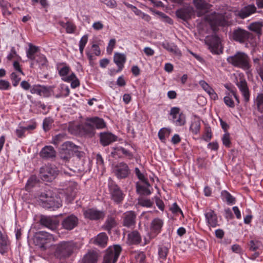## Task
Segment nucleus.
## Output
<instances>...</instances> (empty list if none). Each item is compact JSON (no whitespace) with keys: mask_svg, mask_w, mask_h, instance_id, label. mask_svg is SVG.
Instances as JSON below:
<instances>
[{"mask_svg":"<svg viewBox=\"0 0 263 263\" xmlns=\"http://www.w3.org/2000/svg\"><path fill=\"white\" fill-rule=\"evenodd\" d=\"M227 61L232 66L243 70H248L251 67L250 58L244 52L237 51L234 54L228 57Z\"/></svg>","mask_w":263,"mask_h":263,"instance_id":"obj_1","label":"nucleus"},{"mask_svg":"<svg viewBox=\"0 0 263 263\" xmlns=\"http://www.w3.org/2000/svg\"><path fill=\"white\" fill-rule=\"evenodd\" d=\"M77 248L76 243L73 241H62L55 246L54 256L58 259L69 257Z\"/></svg>","mask_w":263,"mask_h":263,"instance_id":"obj_2","label":"nucleus"},{"mask_svg":"<svg viewBox=\"0 0 263 263\" xmlns=\"http://www.w3.org/2000/svg\"><path fill=\"white\" fill-rule=\"evenodd\" d=\"M39 198L42 203V206L45 208H52L54 210L62 205L60 198L54 195L49 190L41 193L39 195Z\"/></svg>","mask_w":263,"mask_h":263,"instance_id":"obj_3","label":"nucleus"},{"mask_svg":"<svg viewBox=\"0 0 263 263\" xmlns=\"http://www.w3.org/2000/svg\"><path fill=\"white\" fill-rule=\"evenodd\" d=\"M121 250V247L119 245L109 247L106 251L103 263H116Z\"/></svg>","mask_w":263,"mask_h":263,"instance_id":"obj_4","label":"nucleus"},{"mask_svg":"<svg viewBox=\"0 0 263 263\" xmlns=\"http://www.w3.org/2000/svg\"><path fill=\"white\" fill-rule=\"evenodd\" d=\"M57 174V168L54 166L46 165L40 168V177L43 181L51 182L55 179Z\"/></svg>","mask_w":263,"mask_h":263,"instance_id":"obj_5","label":"nucleus"},{"mask_svg":"<svg viewBox=\"0 0 263 263\" xmlns=\"http://www.w3.org/2000/svg\"><path fill=\"white\" fill-rule=\"evenodd\" d=\"M76 148H77V145L74 144L71 142L67 141L64 142L61 145L60 148V158L65 161H69L73 155V152Z\"/></svg>","mask_w":263,"mask_h":263,"instance_id":"obj_6","label":"nucleus"},{"mask_svg":"<svg viewBox=\"0 0 263 263\" xmlns=\"http://www.w3.org/2000/svg\"><path fill=\"white\" fill-rule=\"evenodd\" d=\"M205 42L213 53L219 54L222 52L220 39L217 36H208L205 37Z\"/></svg>","mask_w":263,"mask_h":263,"instance_id":"obj_7","label":"nucleus"},{"mask_svg":"<svg viewBox=\"0 0 263 263\" xmlns=\"http://www.w3.org/2000/svg\"><path fill=\"white\" fill-rule=\"evenodd\" d=\"M109 192L111 199L116 204L122 202L125 195L117 184H111L109 186Z\"/></svg>","mask_w":263,"mask_h":263,"instance_id":"obj_8","label":"nucleus"},{"mask_svg":"<svg viewBox=\"0 0 263 263\" xmlns=\"http://www.w3.org/2000/svg\"><path fill=\"white\" fill-rule=\"evenodd\" d=\"M113 172L118 179H123L128 177L130 170L125 163L120 162L114 166Z\"/></svg>","mask_w":263,"mask_h":263,"instance_id":"obj_9","label":"nucleus"},{"mask_svg":"<svg viewBox=\"0 0 263 263\" xmlns=\"http://www.w3.org/2000/svg\"><path fill=\"white\" fill-rule=\"evenodd\" d=\"M207 19L214 29L217 26H224L227 24L224 16L221 14L214 12L207 17Z\"/></svg>","mask_w":263,"mask_h":263,"instance_id":"obj_10","label":"nucleus"},{"mask_svg":"<svg viewBox=\"0 0 263 263\" xmlns=\"http://www.w3.org/2000/svg\"><path fill=\"white\" fill-rule=\"evenodd\" d=\"M136 214L134 211H129L124 213L123 225L127 228H132L136 223Z\"/></svg>","mask_w":263,"mask_h":263,"instance_id":"obj_11","label":"nucleus"},{"mask_svg":"<svg viewBox=\"0 0 263 263\" xmlns=\"http://www.w3.org/2000/svg\"><path fill=\"white\" fill-rule=\"evenodd\" d=\"M250 36V33L249 32L241 28L235 30L233 33V39L240 43H243L248 41Z\"/></svg>","mask_w":263,"mask_h":263,"instance_id":"obj_12","label":"nucleus"},{"mask_svg":"<svg viewBox=\"0 0 263 263\" xmlns=\"http://www.w3.org/2000/svg\"><path fill=\"white\" fill-rule=\"evenodd\" d=\"M84 215L85 218L90 220H97L103 219L105 214L103 211L89 209L84 212Z\"/></svg>","mask_w":263,"mask_h":263,"instance_id":"obj_13","label":"nucleus"},{"mask_svg":"<svg viewBox=\"0 0 263 263\" xmlns=\"http://www.w3.org/2000/svg\"><path fill=\"white\" fill-rule=\"evenodd\" d=\"M78 223V218L73 215H71L65 218L62 222L63 228L67 230L74 229Z\"/></svg>","mask_w":263,"mask_h":263,"instance_id":"obj_14","label":"nucleus"},{"mask_svg":"<svg viewBox=\"0 0 263 263\" xmlns=\"http://www.w3.org/2000/svg\"><path fill=\"white\" fill-rule=\"evenodd\" d=\"M193 12V8L192 7L185 6L183 8L178 9L176 11V15L178 18L183 21H187L191 18Z\"/></svg>","mask_w":263,"mask_h":263,"instance_id":"obj_15","label":"nucleus"},{"mask_svg":"<svg viewBox=\"0 0 263 263\" xmlns=\"http://www.w3.org/2000/svg\"><path fill=\"white\" fill-rule=\"evenodd\" d=\"M117 136L110 132H101L100 133V142L103 146L108 145L112 142L116 141Z\"/></svg>","mask_w":263,"mask_h":263,"instance_id":"obj_16","label":"nucleus"},{"mask_svg":"<svg viewBox=\"0 0 263 263\" xmlns=\"http://www.w3.org/2000/svg\"><path fill=\"white\" fill-rule=\"evenodd\" d=\"M256 11V7L254 4L248 5L238 11L236 15L242 19H244L255 13Z\"/></svg>","mask_w":263,"mask_h":263,"instance_id":"obj_17","label":"nucleus"},{"mask_svg":"<svg viewBox=\"0 0 263 263\" xmlns=\"http://www.w3.org/2000/svg\"><path fill=\"white\" fill-rule=\"evenodd\" d=\"M204 215L209 227H216L218 225L217 216L213 210L210 209L209 211H206Z\"/></svg>","mask_w":263,"mask_h":263,"instance_id":"obj_18","label":"nucleus"},{"mask_svg":"<svg viewBox=\"0 0 263 263\" xmlns=\"http://www.w3.org/2000/svg\"><path fill=\"white\" fill-rule=\"evenodd\" d=\"M98 260V254L94 251H89L85 254L80 263H97Z\"/></svg>","mask_w":263,"mask_h":263,"instance_id":"obj_19","label":"nucleus"},{"mask_svg":"<svg viewBox=\"0 0 263 263\" xmlns=\"http://www.w3.org/2000/svg\"><path fill=\"white\" fill-rule=\"evenodd\" d=\"M40 155L44 159L53 158L56 156V152L52 146H45L41 150Z\"/></svg>","mask_w":263,"mask_h":263,"instance_id":"obj_20","label":"nucleus"},{"mask_svg":"<svg viewBox=\"0 0 263 263\" xmlns=\"http://www.w3.org/2000/svg\"><path fill=\"white\" fill-rule=\"evenodd\" d=\"M238 87L240 90L246 102H249L250 100V92L245 80H241L237 84Z\"/></svg>","mask_w":263,"mask_h":263,"instance_id":"obj_21","label":"nucleus"},{"mask_svg":"<svg viewBox=\"0 0 263 263\" xmlns=\"http://www.w3.org/2000/svg\"><path fill=\"white\" fill-rule=\"evenodd\" d=\"M41 224L46 228L54 230L56 229L57 226V222L50 217L43 216L40 220Z\"/></svg>","mask_w":263,"mask_h":263,"instance_id":"obj_22","label":"nucleus"},{"mask_svg":"<svg viewBox=\"0 0 263 263\" xmlns=\"http://www.w3.org/2000/svg\"><path fill=\"white\" fill-rule=\"evenodd\" d=\"M108 241V236L105 233L99 234L95 238L93 243L98 246L104 248L106 246Z\"/></svg>","mask_w":263,"mask_h":263,"instance_id":"obj_23","label":"nucleus"},{"mask_svg":"<svg viewBox=\"0 0 263 263\" xmlns=\"http://www.w3.org/2000/svg\"><path fill=\"white\" fill-rule=\"evenodd\" d=\"M88 119L94 128L103 129L106 127V123L102 118L95 117Z\"/></svg>","mask_w":263,"mask_h":263,"instance_id":"obj_24","label":"nucleus"},{"mask_svg":"<svg viewBox=\"0 0 263 263\" xmlns=\"http://www.w3.org/2000/svg\"><path fill=\"white\" fill-rule=\"evenodd\" d=\"M114 62L118 66L119 69L118 71H121L126 61V56L124 54L120 53H115L114 57Z\"/></svg>","mask_w":263,"mask_h":263,"instance_id":"obj_25","label":"nucleus"},{"mask_svg":"<svg viewBox=\"0 0 263 263\" xmlns=\"http://www.w3.org/2000/svg\"><path fill=\"white\" fill-rule=\"evenodd\" d=\"M52 238V235L46 232H40L39 236L36 237V239H41L43 241L39 246V248L41 250L44 251L46 249L44 241L47 239H51Z\"/></svg>","mask_w":263,"mask_h":263,"instance_id":"obj_26","label":"nucleus"},{"mask_svg":"<svg viewBox=\"0 0 263 263\" xmlns=\"http://www.w3.org/2000/svg\"><path fill=\"white\" fill-rule=\"evenodd\" d=\"M254 108L260 112H263V93H258L254 100Z\"/></svg>","mask_w":263,"mask_h":263,"instance_id":"obj_27","label":"nucleus"},{"mask_svg":"<svg viewBox=\"0 0 263 263\" xmlns=\"http://www.w3.org/2000/svg\"><path fill=\"white\" fill-rule=\"evenodd\" d=\"M116 224L115 218L110 216H108L102 228L104 230L110 232L111 230L116 227Z\"/></svg>","mask_w":263,"mask_h":263,"instance_id":"obj_28","label":"nucleus"},{"mask_svg":"<svg viewBox=\"0 0 263 263\" xmlns=\"http://www.w3.org/2000/svg\"><path fill=\"white\" fill-rule=\"evenodd\" d=\"M162 46L168 52L176 54H180V51L176 45L173 43H169L167 41L163 42Z\"/></svg>","mask_w":263,"mask_h":263,"instance_id":"obj_29","label":"nucleus"},{"mask_svg":"<svg viewBox=\"0 0 263 263\" xmlns=\"http://www.w3.org/2000/svg\"><path fill=\"white\" fill-rule=\"evenodd\" d=\"M163 224L161 219L155 218L151 222V229L153 232L158 234L160 232Z\"/></svg>","mask_w":263,"mask_h":263,"instance_id":"obj_30","label":"nucleus"},{"mask_svg":"<svg viewBox=\"0 0 263 263\" xmlns=\"http://www.w3.org/2000/svg\"><path fill=\"white\" fill-rule=\"evenodd\" d=\"M128 241L130 244L137 245L141 241L140 234L137 231H134L128 235Z\"/></svg>","mask_w":263,"mask_h":263,"instance_id":"obj_31","label":"nucleus"},{"mask_svg":"<svg viewBox=\"0 0 263 263\" xmlns=\"http://www.w3.org/2000/svg\"><path fill=\"white\" fill-rule=\"evenodd\" d=\"M39 47L31 44L29 45V48L27 51V57L31 60H35L37 56L36 53L39 51Z\"/></svg>","mask_w":263,"mask_h":263,"instance_id":"obj_32","label":"nucleus"},{"mask_svg":"<svg viewBox=\"0 0 263 263\" xmlns=\"http://www.w3.org/2000/svg\"><path fill=\"white\" fill-rule=\"evenodd\" d=\"M62 79L65 82H71V87L72 88H75L80 86V81L73 73H72L68 77L63 78Z\"/></svg>","mask_w":263,"mask_h":263,"instance_id":"obj_33","label":"nucleus"},{"mask_svg":"<svg viewBox=\"0 0 263 263\" xmlns=\"http://www.w3.org/2000/svg\"><path fill=\"white\" fill-rule=\"evenodd\" d=\"M8 241L0 231V253L2 254L6 253L8 250Z\"/></svg>","mask_w":263,"mask_h":263,"instance_id":"obj_34","label":"nucleus"},{"mask_svg":"<svg viewBox=\"0 0 263 263\" xmlns=\"http://www.w3.org/2000/svg\"><path fill=\"white\" fill-rule=\"evenodd\" d=\"M193 3L196 9L198 10H207L210 7V5L206 3L204 0H194Z\"/></svg>","mask_w":263,"mask_h":263,"instance_id":"obj_35","label":"nucleus"},{"mask_svg":"<svg viewBox=\"0 0 263 263\" xmlns=\"http://www.w3.org/2000/svg\"><path fill=\"white\" fill-rule=\"evenodd\" d=\"M248 29L256 32L259 35L262 34V24L261 23H252L248 26Z\"/></svg>","mask_w":263,"mask_h":263,"instance_id":"obj_36","label":"nucleus"},{"mask_svg":"<svg viewBox=\"0 0 263 263\" xmlns=\"http://www.w3.org/2000/svg\"><path fill=\"white\" fill-rule=\"evenodd\" d=\"M59 24L62 27L65 28L66 31L68 33H73L76 29L75 25L70 22H67L66 23L60 22Z\"/></svg>","mask_w":263,"mask_h":263,"instance_id":"obj_37","label":"nucleus"},{"mask_svg":"<svg viewBox=\"0 0 263 263\" xmlns=\"http://www.w3.org/2000/svg\"><path fill=\"white\" fill-rule=\"evenodd\" d=\"M82 129L87 134L93 135L95 133L94 128L88 121V118L86 119L85 123L82 125Z\"/></svg>","mask_w":263,"mask_h":263,"instance_id":"obj_38","label":"nucleus"},{"mask_svg":"<svg viewBox=\"0 0 263 263\" xmlns=\"http://www.w3.org/2000/svg\"><path fill=\"white\" fill-rule=\"evenodd\" d=\"M0 7L2 9L3 13L4 15H10L11 12L8 10V7L10 4L5 0H0Z\"/></svg>","mask_w":263,"mask_h":263,"instance_id":"obj_39","label":"nucleus"},{"mask_svg":"<svg viewBox=\"0 0 263 263\" xmlns=\"http://www.w3.org/2000/svg\"><path fill=\"white\" fill-rule=\"evenodd\" d=\"M171 133L170 129L166 128H163L161 129L158 133L159 138L162 142H164L165 137H168Z\"/></svg>","mask_w":263,"mask_h":263,"instance_id":"obj_40","label":"nucleus"},{"mask_svg":"<svg viewBox=\"0 0 263 263\" xmlns=\"http://www.w3.org/2000/svg\"><path fill=\"white\" fill-rule=\"evenodd\" d=\"M174 122L177 126H182L185 123V116L183 114H179L177 116V118L173 120Z\"/></svg>","mask_w":263,"mask_h":263,"instance_id":"obj_41","label":"nucleus"},{"mask_svg":"<svg viewBox=\"0 0 263 263\" xmlns=\"http://www.w3.org/2000/svg\"><path fill=\"white\" fill-rule=\"evenodd\" d=\"M200 123L199 121L195 120L193 121L190 126V130L194 134H197L199 131Z\"/></svg>","mask_w":263,"mask_h":263,"instance_id":"obj_42","label":"nucleus"},{"mask_svg":"<svg viewBox=\"0 0 263 263\" xmlns=\"http://www.w3.org/2000/svg\"><path fill=\"white\" fill-rule=\"evenodd\" d=\"M149 185H139L137 186V190L138 192L141 193L143 195H148L151 194L150 190L148 188Z\"/></svg>","mask_w":263,"mask_h":263,"instance_id":"obj_43","label":"nucleus"},{"mask_svg":"<svg viewBox=\"0 0 263 263\" xmlns=\"http://www.w3.org/2000/svg\"><path fill=\"white\" fill-rule=\"evenodd\" d=\"M222 196L226 199L229 203H234L235 198L227 191H223L221 192Z\"/></svg>","mask_w":263,"mask_h":263,"instance_id":"obj_44","label":"nucleus"},{"mask_svg":"<svg viewBox=\"0 0 263 263\" xmlns=\"http://www.w3.org/2000/svg\"><path fill=\"white\" fill-rule=\"evenodd\" d=\"M250 250L255 251L257 250L261 246V242L258 240H252L249 243Z\"/></svg>","mask_w":263,"mask_h":263,"instance_id":"obj_45","label":"nucleus"},{"mask_svg":"<svg viewBox=\"0 0 263 263\" xmlns=\"http://www.w3.org/2000/svg\"><path fill=\"white\" fill-rule=\"evenodd\" d=\"M37 183V178L35 176H31L28 179L27 183L26 185L27 190H29L32 187Z\"/></svg>","mask_w":263,"mask_h":263,"instance_id":"obj_46","label":"nucleus"},{"mask_svg":"<svg viewBox=\"0 0 263 263\" xmlns=\"http://www.w3.org/2000/svg\"><path fill=\"white\" fill-rule=\"evenodd\" d=\"M135 173L139 180L144 183L145 185H150L147 180L145 178L144 175L140 172V171L137 167L135 168Z\"/></svg>","mask_w":263,"mask_h":263,"instance_id":"obj_47","label":"nucleus"},{"mask_svg":"<svg viewBox=\"0 0 263 263\" xmlns=\"http://www.w3.org/2000/svg\"><path fill=\"white\" fill-rule=\"evenodd\" d=\"M159 257L162 259H165L168 253V249L165 246L159 248L158 251Z\"/></svg>","mask_w":263,"mask_h":263,"instance_id":"obj_48","label":"nucleus"},{"mask_svg":"<svg viewBox=\"0 0 263 263\" xmlns=\"http://www.w3.org/2000/svg\"><path fill=\"white\" fill-rule=\"evenodd\" d=\"M224 103L229 107L231 108H234L235 107V103L233 100H232V97L229 95L227 96H226L224 99Z\"/></svg>","mask_w":263,"mask_h":263,"instance_id":"obj_49","label":"nucleus"},{"mask_svg":"<svg viewBox=\"0 0 263 263\" xmlns=\"http://www.w3.org/2000/svg\"><path fill=\"white\" fill-rule=\"evenodd\" d=\"M36 62L39 64V66H45L47 64V59L44 55H40L37 56Z\"/></svg>","mask_w":263,"mask_h":263,"instance_id":"obj_50","label":"nucleus"},{"mask_svg":"<svg viewBox=\"0 0 263 263\" xmlns=\"http://www.w3.org/2000/svg\"><path fill=\"white\" fill-rule=\"evenodd\" d=\"M199 84L209 95L211 92H213V89L204 81H200Z\"/></svg>","mask_w":263,"mask_h":263,"instance_id":"obj_51","label":"nucleus"},{"mask_svg":"<svg viewBox=\"0 0 263 263\" xmlns=\"http://www.w3.org/2000/svg\"><path fill=\"white\" fill-rule=\"evenodd\" d=\"M10 88V83L5 80H0V90H8Z\"/></svg>","mask_w":263,"mask_h":263,"instance_id":"obj_52","label":"nucleus"},{"mask_svg":"<svg viewBox=\"0 0 263 263\" xmlns=\"http://www.w3.org/2000/svg\"><path fill=\"white\" fill-rule=\"evenodd\" d=\"M10 78L12 81L13 85L16 87L18 84L19 82L21 80V78L15 72H12L11 74Z\"/></svg>","mask_w":263,"mask_h":263,"instance_id":"obj_53","label":"nucleus"},{"mask_svg":"<svg viewBox=\"0 0 263 263\" xmlns=\"http://www.w3.org/2000/svg\"><path fill=\"white\" fill-rule=\"evenodd\" d=\"M25 129L23 126H19L16 129L15 133L17 137L19 138H23L25 137Z\"/></svg>","mask_w":263,"mask_h":263,"instance_id":"obj_54","label":"nucleus"},{"mask_svg":"<svg viewBox=\"0 0 263 263\" xmlns=\"http://www.w3.org/2000/svg\"><path fill=\"white\" fill-rule=\"evenodd\" d=\"M222 140L223 145L228 147L230 146V136L229 133L224 134L223 136Z\"/></svg>","mask_w":263,"mask_h":263,"instance_id":"obj_55","label":"nucleus"},{"mask_svg":"<svg viewBox=\"0 0 263 263\" xmlns=\"http://www.w3.org/2000/svg\"><path fill=\"white\" fill-rule=\"evenodd\" d=\"M145 255L143 252H139L135 256V258L139 263H145Z\"/></svg>","mask_w":263,"mask_h":263,"instance_id":"obj_56","label":"nucleus"},{"mask_svg":"<svg viewBox=\"0 0 263 263\" xmlns=\"http://www.w3.org/2000/svg\"><path fill=\"white\" fill-rule=\"evenodd\" d=\"M52 121L50 119L46 118L43 121V126L45 131L49 130L52 124Z\"/></svg>","mask_w":263,"mask_h":263,"instance_id":"obj_57","label":"nucleus"},{"mask_svg":"<svg viewBox=\"0 0 263 263\" xmlns=\"http://www.w3.org/2000/svg\"><path fill=\"white\" fill-rule=\"evenodd\" d=\"M116 40L114 39H111L109 41L108 46L107 47V52L108 53L110 54L116 45Z\"/></svg>","mask_w":263,"mask_h":263,"instance_id":"obj_58","label":"nucleus"},{"mask_svg":"<svg viewBox=\"0 0 263 263\" xmlns=\"http://www.w3.org/2000/svg\"><path fill=\"white\" fill-rule=\"evenodd\" d=\"M102 3H103L108 7L110 8H115L116 6V2L115 0H100Z\"/></svg>","mask_w":263,"mask_h":263,"instance_id":"obj_59","label":"nucleus"},{"mask_svg":"<svg viewBox=\"0 0 263 263\" xmlns=\"http://www.w3.org/2000/svg\"><path fill=\"white\" fill-rule=\"evenodd\" d=\"M123 4L127 8L130 9L136 15L138 14V13H140V10H139L137 7L132 5V4H130L128 3L125 2H124Z\"/></svg>","mask_w":263,"mask_h":263,"instance_id":"obj_60","label":"nucleus"},{"mask_svg":"<svg viewBox=\"0 0 263 263\" xmlns=\"http://www.w3.org/2000/svg\"><path fill=\"white\" fill-rule=\"evenodd\" d=\"M69 70V67L67 66H65L59 70V73L61 76L66 77V76L68 73Z\"/></svg>","mask_w":263,"mask_h":263,"instance_id":"obj_61","label":"nucleus"},{"mask_svg":"<svg viewBox=\"0 0 263 263\" xmlns=\"http://www.w3.org/2000/svg\"><path fill=\"white\" fill-rule=\"evenodd\" d=\"M170 210L174 214L180 213L183 214V213L176 203H174L172 206L170 208Z\"/></svg>","mask_w":263,"mask_h":263,"instance_id":"obj_62","label":"nucleus"},{"mask_svg":"<svg viewBox=\"0 0 263 263\" xmlns=\"http://www.w3.org/2000/svg\"><path fill=\"white\" fill-rule=\"evenodd\" d=\"M156 13L160 15L162 18H163L166 22L170 24H173V20L170 17L166 16L164 13L160 11H157L156 12Z\"/></svg>","mask_w":263,"mask_h":263,"instance_id":"obj_63","label":"nucleus"},{"mask_svg":"<svg viewBox=\"0 0 263 263\" xmlns=\"http://www.w3.org/2000/svg\"><path fill=\"white\" fill-rule=\"evenodd\" d=\"M75 155L78 158L80 159L84 155V153L81 150V148L77 146V148L74 150L73 155Z\"/></svg>","mask_w":263,"mask_h":263,"instance_id":"obj_64","label":"nucleus"}]
</instances>
